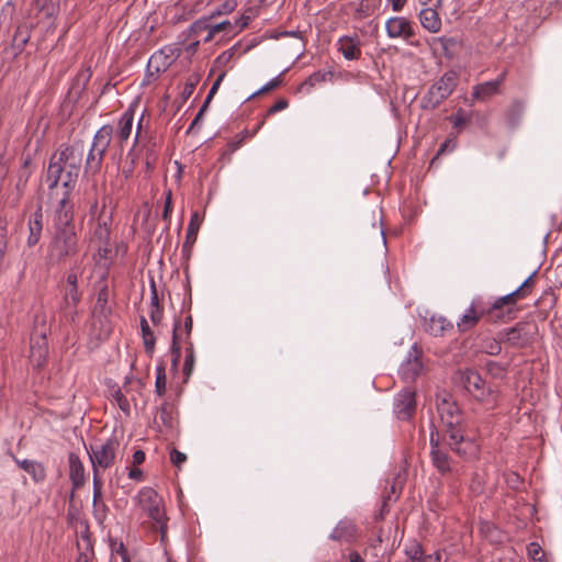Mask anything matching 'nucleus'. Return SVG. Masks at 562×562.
<instances>
[{"label": "nucleus", "instance_id": "1", "mask_svg": "<svg viewBox=\"0 0 562 562\" xmlns=\"http://www.w3.org/2000/svg\"><path fill=\"white\" fill-rule=\"evenodd\" d=\"M437 411L448 432L450 448L461 457H465L469 451L472 452L474 450L473 443L468 442L464 448L461 447L464 442L462 430L459 427L461 412L452 397L450 395L438 397Z\"/></svg>", "mask_w": 562, "mask_h": 562}, {"label": "nucleus", "instance_id": "2", "mask_svg": "<svg viewBox=\"0 0 562 562\" xmlns=\"http://www.w3.org/2000/svg\"><path fill=\"white\" fill-rule=\"evenodd\" d=\"M54 235L47 246L46 259L49 265L64 262L78 251V239L75 225L54 224Z\"/></svg>", "mask_w": 562, "mask_h": 562}, {"label": "nucleus", "instance_id": "3", "mask_svg": "<svg viewBox=\"0 0 562 562\" xmlns=\"http://www.w3.org/2000/svg\"><path fill=\"white\" fill-rule=\"evenodd\" d=\"M117 448V440L110 438L103 443L91 446L88 450L93 469V492L102 491L103 480L101 471L109 469L114 463Z\"/></svg>", "mask_w": 562, "mask_h": 562}, {"label": "nucleus", "instance_id": "4", "mask_svg": "<svg viewBox=\"0 0 562 562\" xmlns=\"http://www.w3.org/2000/svg\"><path fill=\"white\" fill-rule=\"evenodd\" d=\"M113 138V126L105 124L94 134L85 165L86 173L97 175Z\"/></svg>", "mask_w": 562, "mask_h": 562}, {"label": "nucleus", "instance_id": "5", "mask_svg": "<svg viewBox=\"0 0 562 562\" xmlns=\"http://www.w3.org/2000/svg\"><path fill=\"white\" fill-rule=\"evenodd\" d=\"M539 333L538 325L533 321L519 322L513 327L499 331V339L512 348L521 349L530 346Z\"/></svg>", "mask_w": 562, "mask_h": 562}, {"label": "nucleus", "instance_id": "6", "mask_svg": "<svg viewBox=\"0 0 562 562\" xmlns=\"http://www.w3.org/2000/svg\"><path fill=\"white\" fill-rule=\"evenodd\" d=\"M137 502L153 520V527L160 533L164 541L167 537V521L164 499L160 494H140Z\"/></svg>", "mask_w": 562, "mask_h": 562}, {"label": "nucleus", "instance_id": "7", "mask_svg": "<svg viewBox=\"0 0 562 562\" xmlns=\"http://www.w3.org/2000/svg\"><path fill=\"white\" fill-rule=\"evenodd\" d=\"M82 155V143H75L69 146H61L53 157H56L55 164H58L64 170L69 171L70 175L79 176Z\"/></svg>", "mask_w": 562, "mask_h": 562}, {"label": "nucleus", "instance_id": "8", "mask_svg": "<svg viewBox=\"0 0 562 562\" xmlns=\"http://www.w3.org/2000/svg\"><path fill=\"white\" fill-rule=\"evenodd\" d=\"M55 158L56 157H52L45 178L50 195L58 189L60 182L64 190L71 191L78 179V175H70L69 171L64 170L58 164H55Z\"/></svg>", "mask_w": 562, "mask_h": 562}, {"label": "nucleus", "instance_id": "9", "mask_svg": "<svg viewBox=\"0 0 562 562\" xmlns=\"http://www.w3.org/2000/svg\"><path fill=\"white\" fill-rule=\"evenodd\" d=\"M460 381L464 389L479 402H487L492 390L485 385L481 375L471 369L460 371Z\"/></svg>", "mask_w": 562, "mask_h": 562}, {"label": "nucleus", "instance_id": "10", "mask_svg": "<svg viewBox=\"0 0 562 562\" xmlns=\"http://www.w3.org/2000/svg\"><path fill=\"white\" fill-rule=\"evenodd\" d=\"M93 226V239L99 243V251H103L104 256L108 252V246L110 244L112 213L106 211L105 203L101 205V211L95 218L92 221Z\"/></svg>", "mask_w": 562, "mask_h": 562}, {"label": "nucleus", "instance_id": "11", "mask_svg": "<svg viewBox=\"0 0 562 562\" xmlns=\"http://www.w3.org/2000/svg\"><path fill=\"white\" fill-rule=\"evenodd\" d=\"M486 310L487 305L483 297H474L460 321L457 323L458 329L461 333L472 329L483 316H486Z\"/></svg>", "mask_w": 562, "mask_h": 562}, {"label": "nucleus", "instance_id": "12", "mask_svg": "<svg viewBox=\"0 0 562 562\" xmlns=\"http://www.w3.org/2000/svg\"><path fill=\"white\" fill-rule=\"evenodd\" d=\"M416 409V393L414 390L403 389L394 400V414L398 419H409Z\"/></svg>", "mask_w": 562, "mask_h": 562}, {"label": "nucleus", "instance_id": "13", "mask_svg": "<svg viewBox=\"0 0 562 562\" xmlns=\"http://www.w3.org/2000/svg\"><path fill=\"white\" fill-rule=\"evenodd\" d=\"M386 34L390 38H403L409 42L415 36V29L408 19L392 16L385 22Z\"/></svg>", "mask_w": 562, "mask_h": 562}, {"label": "nucleus", "instance_id": "14", "mask_svg": "<svg viewBox=\"0 0 562 562\" xmlns=\"http://www.w3.org/2000/svg\"><path fill=\"white\" fill-rule=\"evenodd\" d=\"M358 537L359 530L355 520L347 517L340 519L329 535V539L341 543H351Z\"/></svg>", "mask_w": 562, "mask_h": 562}, {"label": "nucleus", "instance_id": "15", "mask_svg": "<svg viewBox=\"0 0 562 562\" xmlns=\"http://www.w3.org/2000/svg\"><path fill=\"white\" fill-rule=\"evenodd\" d=\"M69 190H64L55 210L54 224L56 225H75L74 224V205L70 201Z\"/></svg>", "mask_w": 562, "mask_h": 562}, {"label": "nucleus", "instance_id": "16", "mask_svg": "<svg viewBox=\"0 0 562 562\" xmlns=\"http://www.w3.org/2000/svg\"><path fill=\"white\" fill-rule=\"evenodd\" d=\"M44 226V214L42 205H37L35 211L30 215L27 221L29 236L26 239L27 247L36 246L42 237Z\"/></svg>", "mask_w": 562, "mask_h": 562}, {"label": "nucleus", "instance_id": "17", "mask_svg": "<svg viewBox=\"0 0 562 562\" xmlns=\"http://www.w3.org/2000/svg\"><path fill=\"white\" fill-rule=\"evenodd\" d=\"M134 122V110L132 108L127 109L119 120V128H117V144L120 146V151L113 154V159H121L123 145L127 142L132 134Z\"/></svg>", "mask_w": 562, "mask_h": 562}, {"label": "nucleus", "instance_id": "18", "mask_svg": "<svg viewBox=\"0 0 562 562\" xmlns=\"http://www.w3.org/2000/svg\"><path fill=\"white\" fill-rule=\"evenodd\" d=\"M423 363L419 357V352L414 346L412 351L409 352L406 361H404L400 367V374L405 381H414L419 373L422 372Z\"/></svg>", "mask_w": 562, "mask_h": 562}, {"label": "nucleus", "instance_id": "19", "mask_svg": "<svg viewBox=\"0 0 562 562\" xmlns=\"http://www.w3.org/2000/svg\"><path fill=\"white\" fill-rule=\"evenodd\" d=\"M518 300H521V297L519 296L516 290L502 297L496 299L491 306H487L486 318L490 322H496L502 317V308L504 306H507L508 313H510L512 306H514Z\"/></svg>", "mask_w": 562, "mask_h": 562}, {"label": "nucleus", "instance_id": "20", "mask_svg": "<svg viewBox=\"0 0 562 562\" xmlns=\"http://www.w3.org/2000/svg\"><path fill=\"white\" fill-rule=\"evenodd\" d=\"M337 49L347 60H357L361 56V41L358 35L341 36L337 41Z\"/></svg>", "mask_w": 562, "mask_h": 562}, {"label": "nucleus", "instance_id": "21", "mask_svg": "<svg viewBox=\"0 0 562 562\" xmlns=\"http://www.w3.org/2000/svg\"><path fill=\"white\" fill-rule=\"evenodd\" d=\"M431 446V461L434 467L441 473H447L452 470V461L445 449L439 447L438 440L435 439L434 434L430 436Z\"/></svg>", "mask_w": 562, "mask_h": 562}, {"label": "nucleus", "instance_id": "22", "mask_svg": "<svg viewBox=\"0 0 562 562\" xmlns=\"http://www.w3.org/2000/svg\"><path fill=\"white\" fill-rule=\"evenodd\" d=\"M48 356V342L46 339V335L41 333L36 338L32 337L31 339V361L37 367L41 368L47 359Z\"/></svg>", "mask_w": 562, "mask_h": 562}, {"label": "nucleus", "instance_id": "23", "mask_svg": "<svg viewBox=\"0 0 562 562\" xmlns=\"http://www.w3.org/2000/svg\"><path fill=\"white\" fill-rule=\"evenodd\" d=\"M69 477L72 482L74 490L82 487L85 483V468L79 457L70 452L69 453Z\"/></svg>", "mask_w": 562, "mask_h": 562}, {"label": "nucleus", "instance_id": "24", "mask_svg": "<svg viewBox=\"0 0 562 562\" xmlns=\"http://www.w3.org/2000/svg\"><path fill=\"white\" fill-rule=\"evenodd\" d=\"M458 75L454 71L445 72L432 86L441 97L447 99L456 89Z\"/></svg>", "mask_w": 562, "mask_h": 562}, {"label": "nucleus", "instance_id": "25", "mask_svg": "<svg viewBox=\"0 0 562 562\" xmlns=\"http://www.w3.org/2000/svg\"><path fill=\"white\" fill-rule=\"evenodd\" d=\"M80 300L81 294L78 291V285L65 286L64 310L71 321H74L75 316L77 315V305Z\"/></svg>", "mask_w": 562, "mask_h": 562}, {"label": "nucleus", "instance_id": "26", "mask_svg": "<svg viewBox=\"0 0 562 562\" xmlns=\"http://www.w3.org/2000/svg\"><path fill=\"white\" fill-rule=\"evenodd\" d=\"M202 223L198 212H193L187 228L186 241L182 245V251L190 254L193 244L196 241L198 233Z\"/></svg>", "mask_w": 562, "mask_h": 562}, {"label": "nucleus", "instance_id": "27", "mask_svg": "<svg viewBox=\"0 0 562 562\" xmlns=\"http://www.w3.org/2000/svg\"><path fill=\"white\" fill-rule=\"evenodd\" d=\"M420 24L431 33H437L441 29V20L434 8H424L419 12Z\"/></svg>", "mask_w": 562, "mask_h": 562}, {"label": "nucleus", "instance_id": "28", "mask_svg": "<svg viewBox=\"0 0 562 562\" xmlns=\"http://www.w3.org/2000/svg\"><path fill=\"white\" fill-rule=\"evenodd\" d=\"M181 329H180V319L176 318L173 323L172 329V339H171V369L177 370L180 363L181 358Z\"/></svg>", "mask_w": 562, "mask_h": 562}, {"label": "nucleus", "instance_id": "29", "mask_svg": "<svg viewBox=\"0 0 562 562\" xmlns=\"http://www.w3.org/2000/svg\"><path fill=\"white\" fill-rule=\"evenodd\" d=\"M499 92V88L497 87V82L485 81L482 83H479L473 87L472 95L474 99L477 100H486Z\"/></svg>", "mask_w": 562, "mask_h": 562}, {"label": "nucleus", "instance_id": "30", "mask_svg": "<svg viewBox=\"0 0 562 562\" xmlns=\"http://www.w3.org/2000/svg\"><path fill=\"white\" fill-rule=\"evenodd\" d=\"M446 99L441 97L434 88H429L426 94L422 98V109L432 111L438 108Z\"/></svg>", "mask_w": 562, "mask_h": 562}, {"label": "nucleus", "instance_id": "31", "mask_svg": "<svg viewBox=\"0 0 562 562\" xmlns=\"http://www.w3.org/2000/svg\"><path fill=\"white\" fill-rule=\"evenodd\" d=\"M140 330L144 340L145 351L151 355L155 350L156 339L145 317H140Z\"/></svg>", "mask_w": 562, "mask_h": 562}, {"label": "nucleus", "instance_id": "32", "mask_svg": "<svg viewBox=\"0 0 562 562\" xmlns=\"http://www.w3.org/2000/svg\"><path fill=\"white\" fill-rule=\"evenodd\" d=\"M220 32H226L227 34L237 33L235 25L231 21L225 20L216 24H211L209 33L203 38L204 43L211 42L214 38L215 34Z\"/></svg>", "mask_w": 562, "mask_h": 562}, {"label": "nucleus", "instance_id": "33", "mask_svg": "<svg viewBox=\"0 0 562 562\" xmlns=\"http://www.w3.org/2000/svg\"><path fill=\"white\" fill-rule=\"evenodd\" d=\"M109 300L110 290L108 285H103L98 292L94 312L104 316L108 315L110 313V307L108 306Z\"/></svg>", "mask_w": 562, "mask_h": 562}, {"label": "nucleus", "instance_id": "34", "mask_svg": "<svg viewBox=\"0 0 562 562\" xmlns=\"http://www.w3.org/2000/svg\"><path fill=\"white\" fill-rule=\"evenodd\" d=\"M77 548L79 551L77 562H89L90 559L94 555L91 538L77 540Z\"/></svg>", "mask_w": 562, "mask_h": 562}, {"label": "nucleus", "instance_id": "35", "mask_svg": "<svg viewBox=\"0 0 562 562\" xmlns=\"http://www.w3.org/2000/svg\"><path fill=\"white\" fill-rule=\"evenodd\" d=\"M522 113H524L522 102L514 101L510 104V106L508 108L507 113H506L507 123L512 127H515L519 123V121L522 116Z\"/></svg>", "mask_w": 562, "mask_h": 562}, {"label": "nucleus", "instance_id": "36", "mask_svg": "<svg viewBox=\"0 0 562 562\" xmlns=\"http://www.w3.org/2000/svg\"><path fill=\"white\" fill-rule=\"evenodd\" d=\"M480 531L491 542H501L502 541L501 530L488 521H481Z\"/></svg>", "mask_w": 562, "mask_h": 562}, {"label": "nucleus", "instance_id": "37", "mask_svg": "<svg viewBox=\"0 0 562 562\" xmlns=\"http://www.w3.org/2000/svg\"><path fill=\"white\" fill-rule=\"evenodd\" d=\"M29 40V31L24 27H18L12 40V47L15 54L22 53Z\"/></svg>", "mask_w": 562, "mask_h": 562}, {"label": "nucleus", "instance_id": "38", "mask_svg": "<svg viewBox=\"0 0 562 562\" xmlns=\"http://www.w3.org/2000/svg\"><path fill=\"white\" fill-rule=\"evenodd\" d=\"M167 387V376H166V367L160 363L156 367V381H155V392L157 395L162 396L166 393Z\"/></svg>", "mask_w": 562, "mask_h": 562}, {"label": "nucleus", "instance_id": "39", "mask_svg": "<svg viewBox=\"0 0 562 562\" xmlns=\"http://www.w3.org/2000/svg\"><path fill=\"white\" fill-rule=\"evenodd\" d=\"M452 325L448 323L443 317H431L428 323V331L434 336H440L443 331L451 327Z\"/></svg>", "mask_w": 562, "mask_h": 562}, {"label": "nucleus", "instance_id": "40", "mask_svg": "<svg viewBox=\"0 0 562 562\" xmlns=\"http://www.w3.org/2000/svg\"><path fill=\"white\" fill-rule=\"evenodd\" d=\"M159 418L166 427L173 428L176 419L173 417L172 405H170L169 403H164L159 409Z\"/></svg>", "mask_w": 562, "mask_h": 562}, {"label": "nucleus", "instance_id": "41", "mask_svg": "<svg viewBox=\"0 0 562 562\" xmlns=\"http://www.w3.org/2000/svg\"><path fill=\"white\" fill-rule=\"evenodd\" d=\"M29 161L25 160L23 167L19 171L18 180L15 183V189L18 191L19 198L23 194L26 183L29 181V178L31 176V171L29 170Z\"/></svg>", "mask_w": 562, "mask_h": 562}, {"label": "nucleus", "instance_id": "42", "mask_svg": "<svg viewBox=\"0 0 562 562\" xmlns=\"http://www.w3.org/2000/svg\"><path fill=\"white\" fill-rule=\"evenodd\" d=\"M34 5L46 18H53L57 12L54 0H34Z\"/></svg>", "mask_w": 562, "mask_h": 562}, {"label": "nucleus", "instance_id": "43", "mask_svg": "<svg viewBox=\"0 0 562 562\" xmlns=\"http://www.w3.org/2000/svg\"><path fill=\"white\" fill-rule=\"evenodd\" d=\"M257 15V12L254 8H248L244 11V13L238 18L236 19L234 25H235V29H236V32H240L241 30H244L246 26H248V24L250 23V21L252 19H255Z\"/></svg>", "mask_w": 562, "mask_h": 562}, {"label": "nucleus", "instance_id": "44", "mask_svg": "<svg viewBox=\"0 0 562 562\" xmlns=\"http://www.w3.org/2000/svg\"><path fill=\"white\" fill-rule=\"evenodd\" d=\"M213 16H214V14H212L209 18H203V19L196 20L190 26L191 33L195 36L200 35L202 32H206V34H207L211 29V20Z\"/></svg>", "mask_w": 562, "mask_h": 562}, {"label": "nucleus", "instance_id": "45", "mask_svg": "<svg viewBox=\"0 0 562 562\" xmlns=\"http://www.w3.org/2000/svg\"><path fill=\"white\" fill-rule=\"evenodd\" d=\"M111 395L116 401L120 409L125 414H130L131 405L122 390L120 387L113 389Z\"/></svg>", "mask_w": 562, "mask_h": 562}, {"label": "nucleus", "instance_id": "46", "mask_svg": "<svg viewBox=\"0 0 562 562\" xmlns=\"http://www.w3.org/2000/svg\"><path fill=\"white\" fill-rule=\"evenodd\" d=\"M25 472L30 474L35 482H43L46 477L45 468L37 461H34Z\"/></svg>", "mask_w": 562, "mask_h": 562}, {"label": "nucleus", "instance_id": "47", "mask_svg": "<svg viewBox=\"0 0 562 562\" xmlns=\"http://www.w3.org/2000/svg\"><path fill=\"white\" fill-rule=\"evenodd\" d=\"M284 71H282L277 77L272 78L270 81H268L263 87H261L258 91L254 92L249 98H255L259 94L269 92L276 88H278L282 83V75Z\"/></svg>", "mask_w": 562, "mask_h": 562}, {"label": "nucleus", "instance_id": "48", "mask_svg": "<svg viewBox=\"0 0 562 562\" xmlns=\"http://www.w3.org/2000/svg\"><path fill=\"white\" fill-rule=\"evenodd\" d=\"M199 76H192L184 85L183 90L181 92V98L183 101H187L194 92V89L199 82Z\"/></svg>", "mask_w": 562, "mask_h": 562}, {"label": "nucleus", "instance_id": "49", "mask_svg": "<svg viewBox=\"0 0 562 562\" xmlns=\"http://www.w3.org/2000/svg\"><path fill=\"white\" fill-rule=\"evenodd\" d=\"M527 553H528V557L530 559H532L533 561L541 562L543 560V558H544L542 548L537 542H530L527 546Z\"/></svg>", "mask_w": 562, "mask_h": 562}, {"label": "nucleus", "instance_id": "50", "mask_svg": "<svg viewBox=\"0 0 562 562\" xmlns=\"http://www.w3.org/2000/svg\"><path fill=\"white\" fill-rule=\"evenodd\" d=\"M536 274V271H533L524 282L522 284L516 289V291L518 292L519 296L521 299H525L529 293H530V290L533 285V281H532V278L535 277Z\"/></svg>", "mask_w": 562, "mask_h": 562}, {"label": "nucleus", "instance_id": "51", "mask_svg": "<svg viewBox=\"0 0 562 562\" xmlns=\"http://www.w3.org/2000/svg\"><path fill=\"white\" fill-rule=\"evenodd\" d=\"M187 454L179 451L178 449L172 448L170 450V461L178 469L181 468V465L187 461Z\"/></svg>", "mask_w": 562, "mask_h": 562}, {"label": "nucleus", "instance_id": "52", "mask_svg": "<svg viewBox=\"0 0 562 562\" xmlns=\"http://www.w3.org/2000/svg\"><path fill=\"white\" fill-rule=\"evenodd\" d=\"M195 363V355H186L183 362V375L186 381L191 376Z\"/></svg>", "mask_w": 562, "mask_h": 562}, {"label": "nucleus", "instance_id": "53", "mask_svg": "<svg viewBox=\"0 0 562 562\" xmlns=\"http://www.w3.org/2000/svg\"><path fill=\"white\" fill-rule=\"evenodd\" d=\"M224 77H225V72H222V74L216 78V80L213 82V85H212V87H211V89H210V91H209V93H207V95H206V98H205V100H204V103H205V104H207V105L210 104V102H211V101H212V99L214 98L215 93L217 92V90H218V88H220V86H221V82L223 81Z\"/></svg>", "mask_w": 562, "mask_h": 562}, {"label": "nucleus", "instance_id": "54", "mask_svg": "<svg viewBox=\"0 0 562 562\" xmlns=\"http://www.w3.org/2000/svg\"><path fill=\"white\" fill-rule=\"evenodd\" d=\"M454 148H456V143L454 142H452L451 139L445 140L440 145L437 154L435 155V157L432 158L430 164L434 165L435 160L438 159L439 156L443 155L447 151H452Z\"/></svg>", "mask_w": 562, "mask_h": 562}, {"label": "nucleus", "instance_id": "55", "mask_svg": "<svg viewBox=\"0 0 562 562\" xmlns=\"http://www.w3.org/2000/svg\"><path fill=\"white\" fill-rule=\"evenodd\" d=\"M76 532L78 535V540H83V538H90L89 526L85 520H78L76 524Z\"/></svg>", "mask_w": 562, "mask_h": 562}, {"label": "nucleus", "instance_id": "56", "mask_svg": "<svg viewBox=\"0 0 562 562\" xmlns=\"http://www.w3.org/2000/svg\"><path fill=\"white\" fill-rule=\"evenodd\" d=\"M192 325H193V321H192V316L190 314H188L184 318V325L183 327L180 325V329H181V335H182V339H189L190 338V335H191V331H192Z\"/></svg>", "mask_w": 562, "mask_h": 562}, {"label": "nucleus", "instance_id": "57", "mask_svg": "<svg viewBox=\"0 0 562 562\" xmlns=\"http://www.w3.org/2000/svg\"><path fill=\"white\" fill-rule=\"evenodd\" d=\"M171 213H172V195H171V191H168L166 194L162 218L165 221H170Z\"/></svg>", "mask_w": 562, "mask_h": 562}, {"label": "nucleus", "instance_id": "58", "mask_svg": "<svg viewBox=\"0 0 562 562\" xmlns=\"http://www.w3.org/2000/svg\"><path fill=\"white\" fill-rule=\"evenodd\" d=\"M330 74L329 72H322V71H317V72H314L313 75H311L308 77V79L306 80V83H308L310 86L314 87L315 85H317L318 82H323L326 80V78L329 76Z\"/></svg>", "mask_w": 562, "mask_h": 562}, {"label": "nucleus", "instance_id": "59", "mask_svg": "<svg viewBox=\"0 0 562 562\" xmlns=\"http://www.w3.org/2000/svg\"><path fill=\"white\" fill-rule=\"evenodd\" d=\"M406 554L408 555L407 562H413L416 558L420 559L425 553L419 544H414L406 551Z\"/></svg>", "mask_w": 562, "mask_h": 562}, {"label": "nucleus", "instance_id": "60", "mask_svg": "<svg viewBox=\"0 0 562 562\" xmlns=\"http://www.w3.org/2000/svg\"><path fill=\"white\" fill-rule=\"evenodd\" d=\"M161 307L159 304L158 292L156 282L154 279L150 280V308Z\"/></svg>", "mask_w": 562, "mask_h": 562}, {"label": "nucleus", "instance_id": "61", "mask_svg": "<svg viewBox=\"0 0 562 562\" xmlns=\"http://www.w3.org/2000/svg\"><path fill=\"white\" fill-rule=\"evenodd\" d=\"M289 106V101L284 98L279 99L271 108H269L267 114L272 115L279 111H282Z\"/></svg>", "mask_w": 562, "mask_h": 562}, {"label": "nucleus", "instance_id": "62", "mask_svg": "<svg viewBox=\"0 0 562 562\" xmlns=\"http://www.w3.org/2000/svg\"><path fill=\"white\" fill-rule=\"evenodd\" d=\"M149 317L154 325L160 324V322L162 321V317H164V308L162 307L150 308Z\"/></svg>", "mask_w": 562, "mask_h": 562}, {"label": "nucleus", "instance_id": "63", "mask_svg": "<svg viewBox=\"0 0 562 562\" xmlns=\"http://www.w3.org/2000/svg\"><path fill=\"white\" fill-rule=\"evenodd\" d=\"M391 499V495L389 494L387 497L383 498V502H382V505H381V508L379 510V513H376L374 515V520L375 521H379V520H382L385 515L389 513V505H387V502Z\"/></svg>", "mask_w": 562, "mask_h": 562}, {"label": "nucleus", "instance_id": "64", "mask_svg": "<svg viewBox=\"0 0 562 562\" xmlns=\"http://www.w3.org/2000/svg\"><path fill=\"white\" fill-rule=\"evenodd\" d=\"M450 120L452 121L453 126L458 128L468 122L462 110H459L454 115L450 117Z\"/></svg>", "mask_w": 562, "mask_h": 562}]
</instances>
